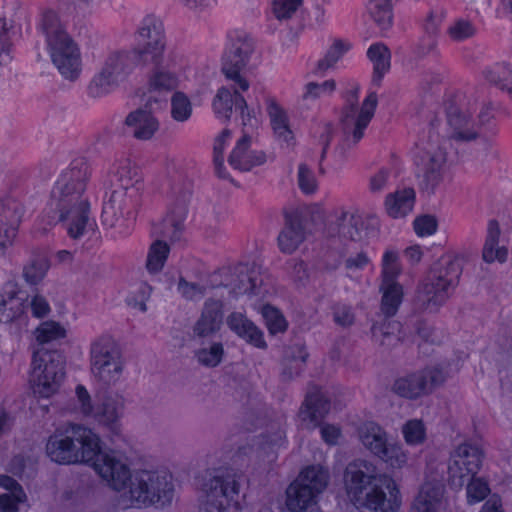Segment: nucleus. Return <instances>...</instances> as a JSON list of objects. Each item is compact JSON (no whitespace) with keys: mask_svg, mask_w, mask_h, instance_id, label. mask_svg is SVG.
<instances>
[{"mask_svg":"<svg viewBox=\"0 0 512 512\" xmlns=\"http://www.w3.org/2000/svg\"><path fill=\"white\" fill-rule=\"evenodd\" d=\"M66 463L89 465L107 487L120 493L123 508L164 504L171 498L172 484L166 474L131 471L123 456L102 450L99 436L87 427H66Z\"/></svg>","mask_w":512,"mask_h":512,"instance_id":"obj_1","label":"nucleus"},{"mask_svg":"<svg viewBox=\"0 0 512 512\" xmlns=\"http://www.w3.org/2000/svg\"><path fill=\"white\" fill-rule=\"evenodd\" d=\"M343 485L347 499L360 512H399L402 506L399 484L381 474L372 461L350 462L344 471Z\"/></svg>","mask_w":512,"mask_h":512,"instance_id":"obj_2","label":"nucleus"},{"mask_svg":"<svg viewBox=\"0 0 512 512\" xmlns=\"http://www.w3.org/2000/svg\"><path fill=\"white\" fill-rule=\"evenodd\" d=\"M34 335L41 348L33 355L31 382L34 393L48 398L61 386L64 365L62 354L58 351H49L44 345L64 336V329L57 322L45 321L35 330Z\"/></svg>","mask_w":512,"mask_h":512,"instance_id":"obj_3","label":"nucleus"},{"mask_svg":"<svg viewBox=\"0 0 512 512\" xmlns=\"http://www.w3.org/2000/svg\"><path fill=\"white\" fill-rule=\"evenodd\" d=\"M240 478L230 468L208 470L198 484L200 512H230L239 509Z\"/></svg>","mask_w":512,"mask_h":512,"instance_id":"obj_4","label":"nucleus"},{"mask_svg":"<svg viewBox=\"0 0 512 512\" xmlns=\"http://www.w3.org/2000/svg\"><path fill=\"white\" fill-rule=\"evenodd\" d=\"M462 271L461 258L453 253L440 257L429 277L418 289V299L428 307L442 305L458 283Z\"/></svg>","mask_w":512,"mask_h":512,"instance_id":"obj_5","label":"nucleus"},{"mask_svg":"<svg viewBox=\"0 0 512 512\" xmlns=\"http://www.w3.org/2000/svg\"><path fill=\"white\" fill-rule=\"evenodd\" d=\"M259 63L254 40L244 32L235 30L229 33L225 52L222 57V72L225 77L238 85L242 92L250 87L242 71L254 68Z\"/></svg>","mask_w":512,"mask_h":512,"instance_id":"obj_6","label":"nucleus"},{"mask_svg":"<svg viewBox=\"0 0 512 512\" xmlns=\"http://www.w3.org/2000/svg\"><path fill=\"white\" fill-rule=\"evenodd\" d=\"M330 479L326 467L315 464L303 468L286 490V506L292 512H303L316 505Z\"/></svg>","mask_w":512,"mask_h":512,"instance_id":"obj_7","label":"nucleus"},{"mask_svg":"<svg viewBox=\"0 0 512 512\" xmlns=\"http://www.w3.org/2000/svg\"><path fill=\"white\" fill-rule=\"evenodd\" d=\"M476 103L470 100L459 106H451L447 111L449 136L457 141L476 139L483 129H492L494 115L490 105L483 104L479 111Z\"/></svg>","mask_w":512,"mask_h":512,"instance_id":"obj_8","label":"nucleus"},{"mask_svg":"<svg viewBox=\"0 0 512 512\" xmlns=\"http://www.w3.org/2000/svg\"><path fill=\"white\" fill-rule=\"evenodd\" d=\"M91 372L95 379L105 385H114L122 378L125 362L117 341L102 335L90 348Z\"/></svg>","mask_w":512,"mask_h":512,"instance_id":"obj_9","label":"nucleus"},{"mask_svg":"<svg viewBox=\"0 0 512 512\" xmlns=\"http://www.w3.org/2000/svg\"><path fill=\"white\" fill-rule=\"evenodd\" d=\"M379 227L376 215L364 213L354 206L342 207L336 212L335 222L329 224L327 235L343 241H363L373 236Z\"/></svg>","mask_w":512,"mask_h":512,"instance_id":"obj_10","label":"nucleus"},{"mask_svg":"<svg viewBox=\"0 0 512 512\" xmlns=\"http://www.w3.org/2000/svg\"><path fill=\"white\" fill-rule=\"evenodd\" d=\"M378 97L370 92L361 104L358 103V88L352 90L346 100L341 114V124L345 134V141L350 144L358 143L364 136V131L372 120Z\"/></svg>","mask_w":512,"mask_h":512,"instance_id":"obj_11","label":"nucleus"},{"mask_svg":"<svg viewBox=\"0 0 512 512\" xmlns=\"http://www.w3.org/2000/svg\"><path fill=\"white\" fill-rule=\"evenodd\" d=\"M137 46L131 51L135 60L157 62L165 56L167 37L164 23L154 14L145 15L135 33Z\"/></svg>","mask_w":512,"mask_h":512,"instance_id":"obj_12","label":"nucleus"},{"mask_svg":"<svg viewBox=\"0 0 512 512\" xmlns=\"http://www.w3.org/2000/svg\"><path fill=\"white\" fill-rule=\"evenodd\" d=\"M141 64L150 66L147 84L152 91L168 92L187 81L189 66L185 58L179 54L171 53L168 56H163L157 62Z\"/></svg>","mask_w":512,"mask_h":512,"instance_id":"obj_13","label":"nucleus"},{"mask_svg":"<svg viewBox=\"0 0 512 512\" xmlns=\"http://www.w3.org/2000/svg\"><path fill=\"white\" fill-rule=\"evenodd\" d=\"M429 145L426 146L418 157L417 178L422 190L432 193L440 185L446 171V152L434 143H441L437 139L431 138Z\"/></svg>","mask_w":512,"mask_h":512,"instance_id":"obj_14","label":"nucleus"},{"mask_svg":"<svg viewBox=\"0 0 512 512\" xmlns=\"http://www.w3.org/2000/svg\"><path fill=\"white\" fill-rule=\"evenodd\" d=\"M444 494L443 470L437 468L433 471L427 470L409 512H444L446 508Z\"/></svg>","mask_w":512,"mask_h":512,"instance_id":"obj_15","label":"nucleus"},{"mask_svg":"<svg viewBox=\"0 0 512 512\" xmlns=\"http://www.w3.org/2000/svg\"><path fill=\"white\" fill-rule=\"evenodd\" d=\"M94 225L84 192H66V234L73 240H80Z\"/></svg>","mask_w":512,"mask_h":512,"instance_id":"obj_16","label":"nucleus"},{"mask_svg":"<svg viewBox=\"0 0 512 512\" xmlns=\"http://www.w3.org/2000/svg\"><path fill=\"white\" fill-rule=\"evenodd\" d=\"M137 215V203L122 192H113L104 203L102 221L120 234L129 232Z\"/></svg>","mask_w":512,"mask_h":512,"instance_id":"obj_17","label":"nucleus"},{"mask_svg":"<svg viewBox=\"0 0 512 512\" xmlns=\"http://www.w3.org/2000/svg\"><path fill=\"white\" fill-rule=\"evenodd\" d=\"M191 195L190 187L181 188L179 185H175L172 189L163 226V235L171 241L179 240L185 230Z\"/></svg>","mask_w":512,"mask_h":512,"instance_id":"obj_18","label":"nucleus"},{"mask_svg":"<svg viewBox=\"0 0 512 512\" xmlns=\"http://www.w3.org/2000/svg\"><path fill=\"white\" fill-rule=\"evenodd\" d=\"M484 459L482 448L472 442L459 444L451 454L449 472L453 479L464 480L476 476L480 471Z\"/></svg>","mask_w":512,"mask_h":512,"instance_id":"obj_19","label":"nucleus"},{"mask_svg":"<svg viewBox=\"0 0 512 512\" xmlns=\"http://www.w3.org/2000/svg\"><path fill=\"white\" fill-rule=\"evenodd\" d=\"M25 214V207L12 195L0 196V253L10 246Z\"/></svg>","mask_w":512,"mask_h":512,"instance_id":"obj_20","label":"nucleus"},{"mask_svg":"<svg viewBox=\"0 0 512 512\" xmlns=\"http://www.w3.org/2000/svg\"><path fill=\"white\" fill-rule=\"evenodd\" d=\"M42 27L51 62L61 74H64V30L61 16L53 10L46 11Z\"/></svg>","mask_w":512,"mask_h":512,"instance_id":"obj_21","label":"nucleus"},{"mask_svg":"<svg viewBox=\"0 0 512 512\" xmlns=\"http://www.w3.org/2000/svg\"><path fill=\"white\" fill-rule=\"evenodd\" d=\"M254 141L255 133L248 131H244L238 138L228 158L229 164L234 169L249 171L266 162V154L262 150L254 148Z\"/></svg>","mask_w":512,"mask_h":512,"instance_id":"obj_22","label":"nucleus"},{"mask_svg":"<svg viewBox=\"0 0 512 512\" xmlns=\"http://www.w3.org/2000/svg\"><path fill=\"white\" fill-rule=\"evenodd\" d=\"M124 411V396L118 392H108L98 398L91 420L111 431H116L120 426Z\"/></svg>","mask_w":512,"mask_h":512,"instance_id":"obj_23","label":"nucleus"},{"mask_svg":"<svg viewBox=\"0 0 512 512\" xmlns=\"http://www.w3.org/2000/svg\"><path fill=\"white\" fill-rule=\"evenodd\" d=\"M265 103L274 138L281 146L293 147L296 144V138L287 110L272 96L266 97Z\"/></svg>","mask_w":512,"mask_h":512,"instance_id":"obj_24","label":"nucleus"},{"mask_svg":"<svg viewBox=\"0 0 512 512\" xmlns=\"http://www.w3.org/2000/svg\"><path fill=\"white\" fill-rule=\"evenodd\" d=\"M124 128L133 138L148 141L159 131L160 121L150 109L137 108L125 117Z\"/></svg>","mask_w":512,"mask_h":512,"instance_id":"obj_25","label":"nucleus"},{"mask_svg":"<svg viewBox=\"0 0 512 512\" xmlns=\"http://www.w3.org/2000/svg\"><path fill=\"white\" fill-rule=\"evenodd\" d=\"M226 324L232 332L246 343L258 348L266 349L267 343L263 331L245 313L232 312L226 318Z\"/></svg>","mask_w":512,"mask_h":512,"instance_id":"obj_26","label":"nucleus"},{"mask_svg":"<svg viewBox=\"0 0 512 512\" xmlns=\"http://www.w3.org/2000/svg\"><path fill=\"white\" fill-rule=\"evenodd\" d=\"M136 63L139 62L135 60L131 51L119 50L106 58L100 70L121 84L133 72Z\"/></svg>","mask_w":512,"mask_h":512,"instance_id":"obj_27","label":"nucleus"},{"mask_svg":"<svg viewBox=\"0 0 512 512\" xmlns=\"http://www.w3.org/2000/svg\"><path fill=\"white\" fill-rule=\"evenodd\" d=\"M357 435L364 449L374 456L380 454L390 440L388 432L374 421L361 424L357 429Z\"/></svg>","mask_w":512,"mask_h":512,"instance_id":"obj_28","label":"nucleus"},{"mask_svg":"<svg viewBox=\"0 0 512 512\" xmlns=\"http://www.w3.org/2000/svg\"><path fill=\"white\" fill-rule=\"evenodd\" d=\"M329 402L320 392L309 394L300 409L299 418L308 429L316 427L329 412Z\"/></svg>","mask_w":512,"mask_h":512,"instance_id":"obj_29","label":"nucleus"},{"mask_svg":"<svg viewBox=\"0 0 512 512\" xmlns=\"http://www.w3.org/2000/svg\"><path fill=\"white\" fill-rule=\"evenodd\" d=\"M96 403L86 386L76 384L66 405V413L78 419L91 420Z\"/></svg>","mask_w":512,"mask_h":512,"instance_id":"obj_30","label":"nucleus"},{"mask_svg":"<svg viewBox=\"0 0 512 512\" xmlns=\"http://www.w3.org/2000/svg\"><path fill=\"white\" fill-rule=\"evenodd\" d=\"M89 178V165L83 155L70 153V161L66 171V192H84Z\"/></svg>","mask_w":512,"mask_h":512,"instance_id":"obj_31","label":"nucleus"},{"mask_svg":"<svg viewBox=\"0 0 512 512\" xmlns=\"http://www.w3.org/2000/svg\"><path fill=\"white\" fill-rule=\"evenodd\" d=\"M500 227L497 221L490 220L487 227V236L482 250V259L486 263H504L508 258V249L499 245Z\"/></svg>","mask_w":512,"mask_h":512,"instance_id":"obj_32","label":"nucleus"},{"mask_svg":"<svg viewBox=\"0 0 512 512\" xmlns=\"http://www.w3.org/2000/svg\"><path fill=\"white\" fill-rule=\"evenodd\" d=\"M415 192L411 188H404L390 193L385 198V211L394 218L407 216L414 207Z\"/></svg>","mask_w":512,"mask_h":512,"instance_id":"obj_33","label":"nucleus"},{"mask_svg":"<svg viewBox=\"0 0 512 512\" xmlns=\"http://www.w3.org/2000/svg\"><path fill=\"white\" fill-rule=\"evenodd\" d=\"M240 91L242 90L238 85H236L234 92L225 86L218 88L211 104L212 111L218 120H230L233 113V107L236 106V101L241 96L239 94Z\"/></svg>","mask_w":512,"mask_h":512,"instance_id":"obj_34","label":"nucleus"},{"mask_svg":"<svg viewBox=\"0 0 512 512\" xmlns=\"http://www.w3.org/2000/svg\"><path fill=\"white\" fill-rule=\"evenodd\" d=\"M222 303L209 299L205 302L201 317L195 326V332L200 336L210 335L219 330L221 325Z\"/></svg>","mask_w":512,"mask_h":512,"instance_id":"obj_35","label":"nucleus"},{"mask_svg":"<svg viewBox=\"0 0 512 512\" xmlns=\"http://www.w3.org/2000/svg\"><path fill=\"white\" fill-rule=\"evenodd\" d=\"M351 45L347 41L336 39L329 46L322 58L314 65L312 72L314 75L321 76L327 71L334 69L336 64L349 51Z\"/></svg>","mask_w":512,"mask_h":512,"instance_id":"obj_36","label":"nucleus"},{"mask_svg":"<svg viewBox=\"0 0 512 512\" xmlns=\"http://www.w3.org/2000/svg\"><path fill=\"white\" fill-rule=\"evenodd\" d=\"M381 310L386 316H393L398 311L404 296L403 287L398 281L381 282Z\"/></svg>","mask_w":512,"mask_h":512,"instance_id":"obj_37","label":"nucleus"},{"mask_svg":"<svg viewBox=\"0 0 512 512\" xmlns=\"http://www.w3.org/2000/svg\"><path fill=\"white\" fill-rule=\"evenodd\" d=\"M376 457L379 458L387 468L393 471L401 470L408 464L409 452L398 441L389 440Z\"/></svg>","mask_w":512,"mask_h":512,"instance_id":"obj_38","label":"nucleus"},{"mask_svg":"<svg viewBox=\"0 0 512 512\" xmlns=\"http://www.w3.org/2000/svg\"><path fill=\"white\" fill-rule=\"evenodd\" d=\"M305 232L298 220H289L278 237V246L283 253H293L304 241Z\"/></svg>","mask_w":512,"mask_h":512,"instance_id":"obj_39","label":"nucleus"},{"mask_svg":"<svg viewBox=\"0 0 512 512\" xmlns=\"http://www.w3.org/2000/svg\"><path fill=\"white\" fill-rule=\"evenodd\" d=\"M110 173L124 188L133 186L141 179L139 168L129 158L115 160Z\"/></svg>","mask_w":512,"mask_h":512,"instance_id":"obj_40","label":"nucleus"},{"mask_svg":"<svg viewBox=\"0 0 512 512\" xmlns=\"http://www.w3.org/2000/svg\"><path fill=\"white\" fill-rule=\"evenodd\" d=\"M394 390L397 394L406 398H417L428 390V382L425 375L414 373L396 380Z\"/></svg>","mask_w":512,"mask_h":512,"instance_id":"obj_41","label":"nucleus"},{"mask_svg":"<svg viewBox=\"0 0 512 512\" xmlns=\"http://www.w3.org/2000/svg\"><path fill=\"white\" fill-rule=\"evenodd\" d=\"M256 94V91H254ZM257 97V95H255ZM236 108L239 111L240 121L242 125V133L248 131L254 133V130L258 126V116L261 112V106L256 98V101L250 100L248 102L243 96H240L236 101Z\"/></svg>","mask_w":512,"mask_h":512,"instance_id":"obj_42","label":"nucleus"},{"mask_svg":"<svg viewBox=\"0 0 512 512\" xmlns=\"http://www.w3.org/2000/svg\"><path fill=\"white\" fill-rule=\"evenodd\" d=\"M66 81L76 82L84 68V62L79 45L73 40L66 38L65 54Z\"/></svg>","mask_w":512,"mask_h":512,"instance_id":"obj_43","label":"nucleus"},{"mask_svg":"<svg viewBox=\"0 0 512 512\" xmlns=\"http://www.w3.org/2000/svg\"><path fill=\"white\" fill-rule=\"evenodd\" d=\"M367 11L381 30H387L392 26V0H368Z\"/></svg>","mask_w":512,"mask_h":512,"instance_id":"obj_44","label":"nucleus"},{"mask_svg":"<svg viewBox=\"0 0 512 512\" xmlns=\"http://www.w3.org/2000/svg\"><path fill=\"white\" fill-rule=\"evenodd\" d=\"M367 56L373 64L374 81H380L390 69V52L382 43L372 44L367 50Z\"/></svg>","mask_w":512,"mask_h":512,"instance_id":"obj_45","label":"nucleus"},{"mask_svg":"<svg viewBox=\"0 0 512 512\" xmlns=\"http://www.w3.org/2000/svg\"><path fill=\"white\" fill-rule=\"evenodd\" d=\"M170 253V247L168 244L162 240H156L154 241L147 253L146 258V269L150 274H157L159 273L167 259Z\"/></svg>","mask_w":512,"mask_h":512,"instance_id":"obj_46","label":"nucleus"},{"mask_svg":"<svg viewBox=\"0 0 512 512\" xmlns=\"http://www.w3.org/2000/svg\"><path fill=\"white\" fill-rule=\"evenodd\" d=\"M404 442L411 447L422 446L427 441V427L421 419H410L401 427Z\"/></svg>","mask_w":512,"mask_h":512,"instance_id":"obj_47","label":"nucleus"},{"mask_svg":"<svg viewBox=\"0 0 512 512\" xmlns=\"http://www.w3.org/2000/svg\"><path fill=\"white\" fill-rule=\"evenodd\" d=\"M44 216L49 225L61 222L64 219V186L56 185L44 210Z\"/></svg>","mask_w":512,"mask_h":512,"instance_id":"obj_48","label":"nucleus"},{"mask_svg":"<svg viewBox=\"0 0 512 512\" xmlns=\"http://www.w3.org/2000/svg\"><path fill=\"white\" fill-rule=\"evenodd\" d=\"M193 114V105L190 98L181 91L172 94L170 99L171 118L178 123L187 122Z\"/></svg>","mask_w":512,"mask_h":512,"instance_id":"obj_49","label":"nucleus"},{"mask_svg":"<svg viewBox=\"0 0 512 512\" xmlns=\"http://www.w3.org/2000/svg\"><path fill=\"white\" fill-rule=\"evenodd\" d=\"M120 84L99 70L88 85V95L93 99H100L111 94Z\"/></svg>","mask_w":512,"mask_h":512,"instance_id":"obj_50","label":"nucleus"},{"mask_svg":"<svg viewBox=\"0 0 512 512\" xmlns=\"http://www.w3.org/2000/svg\"><path fill=\"white\" fill-rule=\"evenodd\" d=\"M254 309L262 315L270 334L275 335L286 331L288 323L277 308L266 304L262 306L255 305Z\"/></svg>","mask_w":512,"mask_h":512,"instance_id":"obj_51","label":"nucleus"},{"mask_svg":"<svg viewBox=\"0 0 512 512\" xmlns=\"http://www.w3.org/2000/svg\"><path fill=\"white\" fill-rule=\"evenodd\" d=\"M401 272L399 252L393 248L386 249L381 259V282L397 281Z\"/></svg>","mask_w":512,"mask_h":512,"instance_id":"obj_52","label":"nucleus"},{"mask_svg":"<svg viewBox=\"0 0 512 512\" xmlns=\"http://www.w3.org/2000/svg\"><path fill=\"white\" fill-rule=\"evenodd\" d=\"M371 265V258L365 251L350 254L343 262L345 275L352 280H359L361 272Z\"/></svg>","mask_w":512,"mask_h":512,"instance_id":"obj_53","label":"nucleus"},{"mask_svg":"<svg viewBox=\"0 0 512 512\" xmlns=\"http://www.w3.org/2000/svg\"><path fill=\"white\" fill-rule=\"evenodd\" d=\"M232 133L228 129H224L216 138L213 145V162L215 171L219 177H226L224 166V152L230 143Z\"/></svg>","mask_w":512,"mask_h":512,"instance_id":"obj_54","label":"nucleus"},{"mask_svg":"<svg viewBox=\"0 0 512 512\" xmlns=\"http://www.w3.org/2000/svg\"><path fill=\"white\" fill-rule=\"evenodd\" d=\"M48 269L49 262L47 258L44 256L36 257L24 267V279L30 285H37L45 277Z\"/></svg>","mask_w":512,"mask_h":512,"instance_id":"obj_55","label":"nucleus"},{"mask_svg":"<svg viewBox=\"0 0 512 512\" xmlns=\"http://www.w3.org/2000/svg\"><path fill=\"white\" fill-rule=\"evenodd\" d=\"M466 485V499L470 505L483 501L490 494L488 482L481 477H470Z\"/></svg>","mask_w":512,"mask_h":512,"instance_id":"obj_56","label":"nucleus"},{"mask_svg":"<svg viewBox=\"0 0 512 512\" xmlns=\"http://www.w3.org/2000/svg\"><path fill=\"white\" fill-rule=\"evenodd\" d=\"M476 31L475 25L470 20L458 18L450 24L447 33L451 40L460 42L473 37Z\"/></svg>","mask_w":512,"mask_h":512,"instance_id":"obj_57","label":"nucleus"},{"mask_svg":"<svg viewBox=\"0 0 512 512\" xmlns=\"http://www.w3.org/2000/svg\"><path fill=\"white\" fill-rule=\"evenodd\" d=\"M399 327L397 322L384 320L381 324L372 326V336L381 345H390L394 339H397L395 332L399 331Z\"/></svg>","mask_w":512,"mask_h":512,"instance_id":"obj_58","label":"nucleus"},{"mask_svg":"<svg viewBox=\"0 0 512 512\" xmlns=\"http://www.w3.org/2000/svg\"><path fill=\"white\" fill-rule=\"evenodd\" d=\"M223 353L224 350L222 344L213 343L208 347L199 349L195 356L200 364L207 367H215L221 362Z\"/></svg>","mask_w":512,"mask_h":512,"instance_id":"obj_59","label":"nucleus"},{"mask_svg":"<svg viewBox=\"0 0 512 512\" xmlns=\"http://www.w3.org/2000/svg\"><path fill=\"white\" fill-rule=\"evenodd\" d=\"M302 0H272L270 10L277 20L290 19L301 6Z\"/></svg>","mask_w":512,"mask_h":512,"instance_id":"obj_60","label":"nucleus"},{"mask_svg":"<svg viewBox=\"0 0 512 512\" xmlns=\"http://www.w3.org/2000/svg\"><path fill=\"white\" fill-rule=\"evenodd\" d=\"M47 456L55 463H64V431L56 429L46 445Z\"/></svg>","mask_w":512,"mask_h":512,"instance_id":"obj_61","label":"nucleus"},{"mask_svg":"<svg viewBox=\"0 0 512 512\" xmlns=\"http://www.w3.org/2000/svg\"><path fill=\"white\" fill-rule=\"evenodd\" d=\"M96 7V0H66V14L81 20L91 15Z\"/></svg>","mask_w":512,"mask_h":512,"instance_id":"obj_62","label":"nucleus"},{"mask_svg":"<svg viewBox=\"0 0 512 512\" xmlns=\"http://www.w3.org/2000/svg\"><path fill=\"white\" fill-rule=\"evenodd\" d=\"M336 89L334 80H325L322 83L309 82L304 87L305 99H317L331 95Z\"/></svg>","mask_w":512,"mask_h":512,"instance_id":"obj_63","label":"nucleus"},{"mask_svg":"<svg viewBox=\"0 0 512 512\" xmlns=\"http://www.w3.org/2000/svg\"><path fill=\"white\" fill-rule=\"evenodd\" d=\"M413 229L418 237L424 238L434 235L438 229L437 218L433 215H420L413 221Z\"/></svg>","mask_w":512,"mask_h":512,"instance_id":"obj_64","label":"nucleus"}]
</instances>
